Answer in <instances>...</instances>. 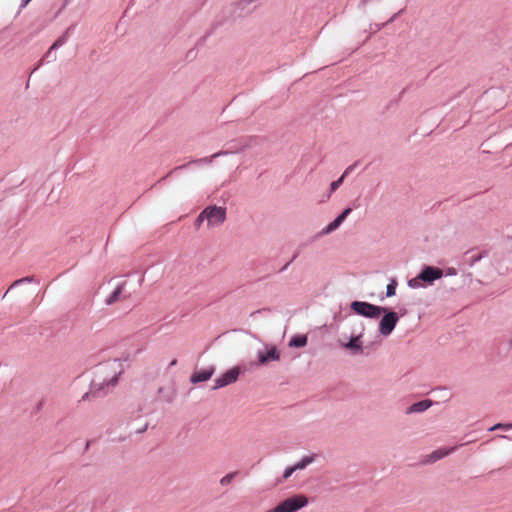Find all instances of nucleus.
Masks as SVG:
<instances>
[{"instance_id": "1", "label": "nucleus", "mask_w": 512, "mask_h": 512, "mask_svg": "<svg viewBox=\"0 0 512 512\" xmlns=\"http://www.w3.org/2000/svg\"><path fill=\"white\" fill-rule=\"evenodd\" d=\"M308 504V498L303 494H297L289 497L279 503L273 509L266 512H297Z\"/></svg>"}, {"instance_id": "2", "label": "nucleus", "mask_w": 512, "mask_h": 512, "mask_svg": "<svg viewBox=\"0 0 512 512\" xmlns=\"http://www.w3.org/2000/svg\"><path fill=\"white\" fill-rule=\"evenodd\" d=\"M351 309L361 316L372 319H377L383 312H386L385 307L376 306L363 301H353L351 303Z\"/></svg>"}, {"instance_id": "3", "label": "nucleus", "mask_w": 512, "mask_h": 512, "mask_svg": "<svg viewBox=\"0 0 512 512\" xmlns=\"http://www.w3.org/2000/svg\"><path fill=\"white\" fill-rule=\"evenodd\" d=\"M203 216H206L208 228L220 226L226 220V208L208 206L203 210Z\"/></svg>"}, {"instance_id": "4", "label": "nucleus", "mask_w": 512, "mask_h": 512, "mask_svg": "<svg viewBox=\"0 0 512 512\" xmlns=\"http://www.w3.org/2000/svg\"><path fill=\"white\" fill-rule=\"evenodd\" d=\"M384 316L382 317V319L380 320V323H379V332L383 335V336H388L392 333V331L394 330L398 320H399V316L396 312L394 311H387L384 312Z\"/></svg>"}, {"instance_id": "5", "label": "nucleus", "mask_w": 512, "mask_h": 512, "mask_svg": "<svg viewBox=\"0 0 512 512\" xmlns=\"http://www.w3.org/2000/svg\"><path fill=\"white\" fill-rule=\"evenodd\" d=\"M240 374V368L239 367H233L226 371L224 374H222L220 377L215 379V385L213 389H219L222 387H225L227 385H230L232 383H235L238 380Z\"/></svg>"}, {"instance_id": "6", "label": "nucleus", "mask_w": 512, "mask_h": 512, "mask_svg": "<svg viewBox=\"0 0 512 512\" xmlns=\"http://www.w3.org/2000/svg\"><path fill=\"white\" fill-rule=\"evenodd\" d=\"M280 359V352L276 346H269L265 351L258 352V362L260 365H265L269 361H278Z\"/></svg>"}, {"instance_id": "7", "label": "nucleus", "mask_w": 512, "mask_h": 512, "mask_svg": "<svg viewBox=\"0 0 512 512\" xmlns=\"http://www.w3.org/2000/svg\"><path fill=\"white\" fill-rule=\"evenodd\" d=\"M442 275H443V272L441 269L427 266L422 270V272L419 274L417 279H420V280L426 281V282H432L436 279L441 278Z\"/></svg>"}, {"instance_id": "8", "label": "nucleus", "mask_w": 512, "mask_h": 512, "mask_svg": "<svg viewBox=\"0 0 512 512\" xmlns=\"http://www.w3.org/2000/svg\"><path fill=\"white\" fill-rule=\"evenodd\" d=\"M214 372H215L214 366H210V367L200 370V371H195L191 375L190 381L194 384L207 381L212 377Z\"/></svg>"}, {"instance_id": "9", "label": "nucleus", "mask_w": 512, "mask_h": 512, "mask_svg": "<svg viewBox=\"0 0 512 512\" xmlns=\"http://www.w3.org/2000/svg\"><path fill=\"white\" fill-rule=\"evenodd\" d=\"M351 208H346L333 222H331L323 231L322 234H329L336 230L346 217L351 213Z\"/></svg>"}, {"instance_id": "10", "label": "nucleus", "mask_w": 512, "mask_h": 512, "mask_svg": "<svg viewBox=\"0 0 512 512\" xmlns=\"http://www.w3.org/2000/svg\"><path fill=\"white\" fill-rule=\"evenodd\" d=\"M363 330H364V327H363V325H361V331H360L359 335L352 337L350 339V341L344 345L345 348L350 349V350L354 351L355 353L362 352V344H361L360 338L362 337Z\"/></svg>"}, {"instance_id": "11", "label": "nucleus", "mask_w": 512, "mask_h": 512, "mask_svg": "<svg viewBox=\"0 0 512 512\" xmlns=\"http://www.w3.org/2000/svg\"><path fill=\"white\" fill-rule=\"evenodd\" d=\"M431 405H432V401L431 400L419 401V402L414 403L413 405H411L408 408L407 413L423 412V411L427 410Z\"/></svg>"}, {"instance_id": "12", "label": "nucleus", "mask_w": 512, "mask_h": 512, "mask_svg": "<svg viewBox=\"0 0 512 512\" xmlns=\"http://www.w3.org/2000/svg\"><path fill=\"white\" fill-rule=\"evenodd\" d=\"M455 450V447H452L450 449H438V450H435L431 455H430V461H437L447 455H449L451 452H453Z\"/></svg>"}, {"instance_id": "13", "label": "nucleus", "mask_w": 512, "mask_h": 512, "mask_svg": "<svg viewBox=\"0 0 512 512\" xmlns=\"http://www.w3.org/2000/svg\"><path fill=\"white\" fill-rule=\"evenodd\" d=\"M227 154V152H223V151H220V152H217L211 156H208V157H204V158H200V159H197V160H193L191 162H189V164H192V163H205V164H211L213 159L221 156V155H225Z\"/></svg>"}, {"instance_id": "14", "label": "nucleus", "mask_w": 512, "mask_h": 512, "mask_svg": "<svg viewBox=\"0 0 512 512\" xmlns=\"http://www.w3.org/2000/svg\"><path fill=\"white\" fill-rule=\"evenodd\" d=\"M125 283H122L119 285L114 292L107 298V304H113L114 302L118 301L120 298V294L122 293L123 287Z\"/></svg>"}, {"instance_id": "15", "label": "nucleus", "mask_w": 512, "mask_h": 512, "mask_svg": "<svg viewBox=\"0 0 512 512\" xmlns=\"http://www.w3.org/2000/svg\"><path fill=\"white\" fill-rule=\"evenodd\" d=\"M306 344H307L306 336H294L289 342V346H291V347H304Z\"/></svg>"}, {"instance_id": "16", "label": "nucleus", "mask_w": 512, "mask_h": 512, "mask_svg": "<svg viewBox=\"0 0 512 512\" xmlns=\"http://www.w3.org/2000/svg\"><path fill=\"white\" fill-rule=\"evenodd\" d=\"M313 461H314L313 456H305L304 458L301 459V461H299L298 463L293 465V467H294L295 471L302 470V469L306 468L307 465L311 464Z\"/></svg>"}, {"instance_id": "17", "label": "nucleus", "mask_w": 512, "mask_h": 512, "mask_svg": "<svg viewBox=\"0 0 512 512\" xmlns=\"http://www.w3.org/2000/svg\"><path fill=\"white\" fill-rule=\"evenodd\" d=\"M351 167L347 168L346 171L344 172V174L336 181H333L331 183V192H334L342 183H343V180L345 178V176L347 175V173L350 171Z\"/></svg>"}, {"instance_id": "18", "label": "nucleus", "mask_w": 512, "mask_h": 512, "mask_svg": "<svg viewBox=\"0 0 512 512\" xmlns=\"http://www.w3.org/2000/svg\"><path fill=\"white\" fill-rule=\"evenodd\" d=\"M237 472H231V473H228L226 474L224 477H222L220 479V484L222 486H227L231 483V481L233 480V478L236 476Z\"/></svg>"}, {"instance_id": "19", "label": "nucleus", "mask_w": 512, "mask_h": 512, "mask_svg": "<svg viewBox=\"0 0 512 512\" xmlns=\"http://www.w3.org/2000/svg\"><path fill=\"white\" fill-rule=\"evenodd\" d=\"M396 286H397V282L395 280H392L387 285V291H386L387 297H391V296L395 295V293H396Z\"/></svg>"}, {"instance_id": "20", "label": "nucleus", "mask_w": 512, "mask_h": 512, "mask_svg": "<svg viewBox=\"0 0 512 512\" xmlns=\"http://www.w3.org/2000/svg\"><path fill=\"white\" fill-rule=\"evenodd\" d=\"M65 42V38L64 37H61L59 38L58 40H56L53 45L51 46L50 50L47 52L46 54V57H49L50 53H51V50L63 45Z\"/></svg>"}, {"instance_id": "21", "label": "nucleus", "mask_w": 512, "mask_h": 512, "mask_svg": "<svg viewBox=\"0 0 512 512\" xmlns=\"http://www.w3.org/2000/svg\"><path fill=\"white\" fill-rule=\"evenodd\" d=\"M512 428V424H502V423H498L494 426H492L491 428H489L490 431H494V430H497V429H505V430H509Z\"/></svg>"}, {"instance_id": "22", "label": "nucleus", "mask_w": 512, "mask_h": 512, "mask_svg": "<svg viewBox=\"0 0 512 512\" xmlns=\"http://www.w3.org/2000/svg\"><path fill=\"white\" fill-rule=\"evenodd\" d=\"M294 472L295 469L293 466L287 467L283 473V480H287Z\"/></svg>"}, {"instance_id": "23", "label": "nucleus", "mask_w": 512, "mask_h": 512, "mask_svg": "<svg viewBox=\"0 0 512 512\" xmlns=\"http://www.w3.org/2000/svg\"><path fill=\"white\" fill-rule=\"evenodd\" d=\"M206 220V216H203V211L198 215L196 221H195V227L196 229H199L203 221Z\"/></svg>"}, {"instance_id": "24", "label": "nucleus", "mask_w": 512, "mask_h": 512, "mask_svg": "<svg viewBox=\"0 0 512 512\" xmlns=\"http://www.w3.org/2000/svg\"><path fill=\"white\" fill-rule=\"evenodd\" d=\"M24 281H31V279H30V278L20 279V280L16 281V282L14 283V285H16V284H18V283H20V282H24Z\"/></svg>"}, {"instance_id": "25", "label": "nucleus", "mask_w": 512, "mask_h": 512, "mask_svg": "<svg viewBox=\"0 0 512 512\" xmlns=\"http://www.w3.org/2000/svg\"><path fill=\"white\" fill-rule=\"evenodd\" d=\"M415 282H416V279L410 280V281H409V285H410L411 287H414V286H415V285H414V283H415Z\"/></svg>"}, {"instance_id": "26", "label": "nucleus", "mask_w": 512, "mask_h": 512, "mask_svg": "<svg viewBox=\"0 0 512 512\" xmlns=\"http://www.w3.org/2000/svg\"><path fill=\"white\" fill-rule=\"evenodd\" d=\"M370 1H371V0H360V2H361L362 4H367V3H369Z\"/></svg>"}, {"instance_id": "27", "label": "nucleus", "mask_w": 512, "mask_h": 512, "mask_svg": "<svg viewBox=\"0 0 512 512\" xmlns=\"http://www.w3.org/2000/svg\"><path fill=\"white\" fill-rule=\"evenodd\" d=\"M176 363H177V360L174 359L173 361H171L170 365L173 366V365H176Z\"/></svg>"}, {"instance_id": "28", "label": "nucleus", "mask_w": 512, "mask_h": 512, "mask_svg": "<svg viewBox=\"0 0 512 512\" xmlns=\"http://www.w3.org/2000/svg\"><path fill=\"white\" fill-rule=\"evenodd\" d=\"M30 1H31V0H25L23 5H24V6H25V5H27Z\"/></svg>"}, {"instance_id": "29", "label": "nucleus", "mask_w": 512, "mask_h": 512, "mask_svg": "<svg viewBox=\"0 0 512 512\" xmlns=\"http://www.w3.org/2000/svg\"><path fill=\"white\" fill-rule=\"evenodd\" d=\"M395 17H396V15H394V16H393L389 21H390V22H391V21H394Z\"/></svg>"}]
</instances>
